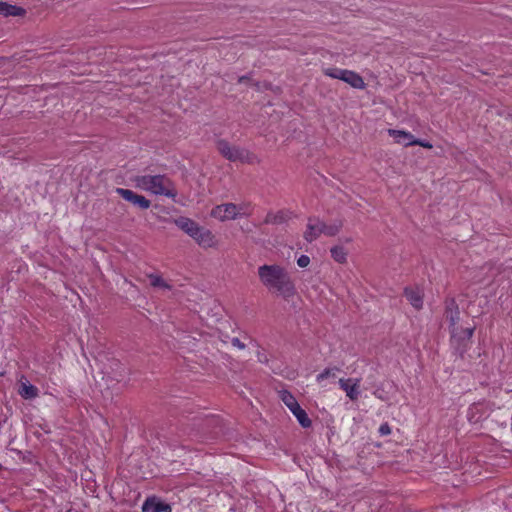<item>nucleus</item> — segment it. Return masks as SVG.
Instances as JSON below:
<instances>
[{
	"label": "nucleus",
	"instance_id": "obj_1",
	"mask_svg": "<svg viewBox=\"0 0 512 512\" xmlns=\"http://www.w3.org/2000/svg\"><path fill=\"white\" fill-rule=\"evenodd\" d=\"M258 277L270 292L289 299L296 295L295 283L285 267L278 264H265L258 267Z\"/></svg>",
	"mask_w": 512,
	"mask_h": 512
},
{
	"label": "nucleus",
	"instance_id": "obj_2",
	"mask_svg": "<svg viewBox=\"0 0 512 512\" xmlns=\"http://www.w3.org/2000/svg\"><path fill=\"white\" fill-rule=\"evenodd\" d=\"M136 188L154 195L175 198L177 193L169 178L164 175H141L134 178Z\"/></svg>",
	"mask_w": 512,
	"mask_h": 512
},
{
	"label": "nucleus",
	"instance_id": "obj_3",
	"mask_svg": "<svg viewBox=\"0 0 512 512\" xmlns=\"http://www.w3.org/2000/svg\"><path fill=\"white\" fill-rule=\"evenodd\" d=\"M249 214V205L243 204L238 206L233 203L218 205L211 212V215L220 221L232 220Z\"/></svg>",
	"mask_w": 512,
	"mask_h": 512
},
{
	"label": "nucleus",
	"instance_id": "obj_4",
	"mask_svg": "<svg viewBox=\"0 0 512 512\" xmlns=\"http://www.w3.org/2000/svg\"><path fill=\"white\" fill-rule=\"evenodd\" d=\"M219 152L230 161H240L242 163H253L256 157L244 148L231 146L228 142L220 140L217 143Z\"/></svg>",
	"mask_w": 512,
	"mask_h": 512
},
{
	"label": "nucleus",
	"instance_id": "obj_5",
	"mask_svg": "<svg viewBox=\"0 0 512 512\" xmlns=\"http://www.w3.org/2000/svg\"><path fill=\"white\" fill-rule=\"evenodd\" d=\"M325 75L342 80L356 89L365 88V83L362 77L354 71L340 69V68H327L324 71Z\"/></svg>",
	"mask_w": 512,
	"mask_h": 512
},
{
	"label": "nucleus",
	"instance_id": "obj_6",
	"mask_svg": "<svg viewBox=\"0 0 512 512\" xmlns=\"http://www.w3.org/2000/svg\"><path fill=\"white\" fill-rule=\"evenodd\" d=\"M143 512H172V507L156 496L148 497L143 505Z\"/></svg>",
	"mask_w": 512,
	"mask_h": 512
},
{
	"label": "nucleus",
	"instance_id": "obj_7",
	"mask_svg": "<svg viewBox=\"0 0 512 512\" xmlns=\"http://www.w3.org/2000/svg\"><path fill=\"white\" fill-rule=\"evenodd\" d=\"M192 238L198 243V245L204 248H211L217 244L212 232L200 226L197 229L196 235H193Z\"/></svg>",
	"mask_w": 512,
	"mask_h": 512
},
{
	"label": "nucleus",
	"instance_id": "obj_8",
	"mask_svg": "<svg viewBox=\"0 0 512 512\" xmlns=\"http://www.w3.org/2000/svg\"><path fill=\"white\" fill-rule=\"evenodd\" d=\"M340 387L345 391L347 397L351 400L358 399L360 395V380L359 379H340L339 380Z\"/></svg>",
	"mask_w": 512,
	"mask_h": 512
},
{
	"label": "nucleus",
	"instance_id": "obj_9",
	"mask_svg": "<svg viewBox=\"0 0 512 512\" xmlns=\"http://www.w3.org/2000/svg\"><path fill=\"white\" fill-rule=\"evenodd\" d=\"M388 134L394 139V141L403 146H412L416 142V138L407 131L389 129Z\"/></svg>",
	"mask_w": 512,
	"mask_h": 512
},
{
	"label": "nucleus",
	"instance_id": "obj_10",
	"mask_svg": "<svg viewBox=\"0 0 512 512\" xmlns=\"http://www.w3.org/2000/svg\"><path fill=\"white\" fill-rule=\"evenodd\" d=\"M320 234H322V222L319 219L311 218L307 224V230L305 231V239L309 242L315 240Z\"/></svg>",
	"mask_w": 512,
	"mask_h": 512
},
{
	"label": "nucleus",
	"instance_id": "obj_11",
	"mask_svg": "<svg viewBox=\"0 0 512 512\" xmlns=\"http://www.w3.org/2000/svg\"><path fill=\"white\" fill-rule=\"evenodd\" d=\"M19 395L26 400L34 399L39 395L36 386L30 384L27 380H21L18 390Z\"/></svg>",
	"mask_w": 512,
	"mask_h": 512
},
{
	"label": "nucleus",
	"instance_id": "obj_12",
	"mask_svg": "<svg viewBox=\"0 0 512 512\" xmlns=\"http://www.w3.org/2000/svg\"><path fill=\"white\" fill-rule=\"evenodd\" d=\"M495 276V270L490 266H484L480 269L479 273L475 275L474 282L487 286L490 284Z\"/></svg>",
	"mask_w": 512,
	"mask_h": 512
},
{
	"label": "nucleus",
	"instance_id": "obj_13",
	"mask_svg": "<svg viewBox=\"0 0 512 512\" xmlns=\"http://www.w3.org/2000/svg\"><path fill=\"white\" fill-rule=\"evenodd\" d=\"M405 296L409 303L416 309H420L423 305V293L418 288H406Z\"/></svg>",
	"mask_w": 512,
	"mask_h": 512
},
{
	"label": "nucleus",
	"instance_id": "obj_14",
	"mask_svg": "<svg viewBox=\"0 0 512 512\" xmlns=\"http://www.w3.org/2000/svg\"><path fill=\"white\" fill-rule=\"evenodd\" d=\"M175 223L181 230L187 233L190 237L196 235L197 229L199 227V225L196 222L186 217L178 218L175 221Z\"/></svg>",
	"mask_w": 512,
	"mask_h": 512
},
{
	"label": "nucleus",
	"instance_id": "obj_15",
	"mask_svg": "<svg viewBox=\"0 0 512 512\" xmlns=\"http://www.w3.org/2000/svg\"><path fill=\"white\" fill-rule=\"evenodd\" d=\"M0 14L4 16H22L25 14V10L21 7L0 1Z\"/></svg>",
	"mask_w": 512,
	"mask_h": 512
},
{
	"label": "nucleus",
	"instance_id": "obj_16",
	"mask_svg": "<svg viewBox=\"0 0 512 512\" xmlns=\"http://www.w3.org/2000/svg\"><path fill=\"white\" fill-rule=\"evenodd\" d=\"M331 257L337 263L344 264L347 261L348 252L342 245H335L330 249Z\"/></svg>",
	"mask_w": 512,
	"mask_h": 512
},
{
	"label": "nucleus",
	"instance_id": "obj_17",
	"mask_svg": "<svg viewBox=\"0 0 512 512\" xmlns=\"http://www.w3.org/2000/svg\"><path fill=\"white\" fill-rule=\"evenodd\" d=\"M341 227V221L333 222L331 224L322 223V234H325L327 236H334L340 231Z\"/></svg>",
	"mask_w": 512,
	"mask_h": 512
},
{
	"label": "nucleus",
	"instance_id": "obj_18",
	"mask_svg": "<svg viewBox=\"0 0 512 512\" xmlns=\"http://www.w3.org/2000/svg\"><path fill=\"white\" fill-rule=\"evenodd\" d=\"M473 332H474V328L468 327V328L461 330L460 332H458L456 329H453L451 333H452L453 339L469 340L472 337Z\"/></svg>",
	"mask_w": 512,
	"mask_h": 512
},
{
	"label": "nucleus",
	"instance_id": "obj_19",
	"mask_svg": "<svg viewBox=\"0 0 512 512\" xmlns=\"http://www.w3.org/2000/svg\"><path fill=\"white\" fill-rule=\"evenodd\" d=\"M293 415L296 417L297 421L302 427L308 428L311 426V420L304 409H298Z\"/></svg>",
	"mask_w": 512,
	"mask_h": 512
},
{
	"label": "nucleus",
	"instance_id": "obj_20",
	"mask_svg": "<svg viewBox=\"0 0 512 512\" xmlns=\"http://www.w3.org/2000/svg\"><path fill=\"white\" fill-rule=\"evenodd\" d=\"M279 396L282 402L287 406V408L297 403L296 398L287 390L280 391Z\"/></svg>",
	"mask_w": 512,
	"mask_h": 512
},
{
	"label": "nucleus",
	"instance_id": "obj_21",
	"mask_svg": "<svg viewBox=\"0 0 512 512\" xmlns=\"http://www.w3.org/2000/svg\"><path fill=\"white\" fill-rule=\"evenodd\" d=\"M336 372H338V369L336 368H328L325 369L323 372L317 375V381L319 383H322L326 378L333 377L335 378Z\"/></svg>",
	"mask_w": 512,
	"mask_h": 512
},
{
	"label": "nucleus",
	"instance_id": "obj_22",
	"mask_svg": "<svg viewBox=\"0 0 512 512\" xmlns=\"http://www.w3.org/2000/svg\"><path fill=\"white\" fill-rule=\"evenodd\" d=\"M131 203L142 209H148L150 207V201L144 196L138 194H136L134 200Z\"/></svg>",
	"mask_w": 512,
	"mask_h": 512
},
{
	"label": "nucleus",
	"instance_id": "obj_23",
	"mask_svg": "<svg viewBox=\"0 0 512 512\" xmlns=\"http://www.w3.org/2000/svg\"><path fill=\"white\" fill-rule=\"evenodd\" d=\"M116 192L128 202H132L136 196V193L129 189L117 188Z\"/></svg>",
	"mask_w": 512,
	"mask_h": 512
},
{
	"label": "nucleus",
	"instance_id": "obj_24",
	"mask_svg": "<svg viewBox=\"0 0 512 512\" xmlns=\"http://www.w3.org/2000/svg\"><path fill=\"white\" fill-rule=\"evenodd\" d=\"M151 284L154 287H161V288H169V286L165 283V281L157 275L151 276Z\"/></svg>",
	"mask_w": 512,
	"mask_h": 512
},
{
	"label": "nucleus",
	"instance_id": "obj_25",
	"mask_svg": "<svg viewBox=\"0 0 512 512\" xmlns=\"http://www.w3.org/2000/svg\"><path fill=\"white\" fill-rule=\"evenodd\" d=\"M296 262L300 268H306L309 266L311 260L309 256L302 254L297 258Z\"/></svg>",
	"mask_w": 512,
	"mask_h": 512
},
{
	"label": "nucleus",
	"instance_id": "obj_26",
	"mask_svg": "<svg viewBox=\"0 0 512 512\" xmlns=\"http://www.w3.org/2000/svg\"><path fill=\"white\" fill-rule=\"evenodd\" d=\"M379 433H380L381 435H383V436H384V435H389V434L391 433V428H390V426H389L387 423L380 425V427H379Z\"/></svg>",
	"mask_w": 512,
	"mask_h": 512
},
{
	"label": "nucleus",
	"instance_id": "obj_27",
	"mask_svg": "<svg viewBox=\"0 0 512 512\" xmlns=\"http://www.w3.org/2000/svg\"><path fill=\"white\" fill-rule=\"evenodd\" d=\"M414 145H419L421 147L428 148V149L432 148V144L430 142L424 141V140H419V139H416V142L414 143Z\"/></svg>",
	"mask_w": 512,
	"mask_h": 512
},
{
	"label": "nucleus",
	"instance_id": "obj_28",
	"mask_svg": "<svg viewBox=\"0 0 512 512\" xmlns=\"http://www.w3.org/2000/svg\"><path fill=\"white\" fill-rule=\"evenodd\" d=\"M232 344L240 349H243L244 348V345L240 342L239 339L237 338H233L232 339Z\"/></svg>",
	"mask_w": 512,
	"mask_h": 512
},
{
	"label": "nucleus",
	"instance_id": "obj_29",
	"mask_svg": "<svg viewBox=\"0 0 512 512\" xmlns=\"http://www.w3.org/2000/svg\"><path fill=\"white\" fill-rule=\"evenodd\" d=\"M301 406L299 405V403H295L294 405L290 406L288 409L291 411L292 414L296 413V411L298 409H300Z\"/></svg>",
	"mask_w": 512,
	"mask_h": 512
}]
</instances>
